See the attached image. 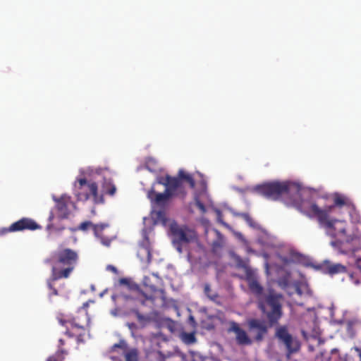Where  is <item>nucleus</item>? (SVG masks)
<instances>
[{
  "mask_svg": "<svg viewBox=\"0 0 361 361\" xmlns=\"http://www.w3.org/2000/svg\"><path fill=\"white\" fill-rule=\"evenodd\" d=\"M334 204L324 208H320L315 202L307 200L306 204V216L316 217L319 226L325 231L327 235L334 240L330 244L336 249H340L344 243H350L357 238V235L348 229L346 221L334 218L331 214L336 209L344 208L347 211L354 209V204L346 196L335 193L333 197Z\"/></svg>",
  "mask_w": 361,
  "mask_h": 361,
  "instance_id": "nucleus-1",
  "label": "nucleus"
},
{
  "mask_svg": "<svg viewBox=\"0 0 361 361\" xmlns=\"http://www.w3.org/2000/svg\"><path fill=\"white\" fill-rule=\"evenodd\" d=\"M246 281L250 291L257 298L258 307L266 316L269 325L273 326L278 324L283 316L282 294L276 293L274 290L264 293L263 287L249 269L246 270Z\"/></svg>",
  "mask_w": 361,
  "mask_h": 361,
  "instance_id": "nucleus-2",
  "label": "nucleus"
},
{
  "mask_svg": "<svg viewBox=\"0 0 361 361\" xmlns=\"http://www.w3.org/2000/svg\"><path fill=\"white\" fill-rule=\"evenodd\" d=\"M255 190L259 194L272 200L281 198L286 204L295 207L302 213L307 212V200H302L300 190L288 183H267L256 186Z\"/></svg>",
  "mask_w": 361,
  "mask_h": 361,
  "instance_id": "nucleus-3",
  "label": "nucleus"
},
{
  "mask_svg": "<svg viewBox=\"0 0 361 361\" xmlns=\"http://www.w3.org/2000/svg\"><path fill=\"white\" fill-rule=\"evenodd\" d=\"M51 274L54 280L67 279L76 267L78 253L70 248H64L54 252L51 259Z\"/></svg>",
  "mask_w": 361,
  "mask_h": 361,
  "instance_id": "nucleus-4",
  "label": "nucleus"
},
{
  "mask_svg": "<svg viewBox=\"0 0 361 361\" xmlns=\"http://www.w3.org/2000/svg\"><path fill=\"white\" fill-rule=\"evenodd\" d=\"M157 183L165 186L166 188L171 189L186 188L185 184H188L191 189L195 186L193 176L183 169H180L176 176L166 175L165 177H159Z\"/></svg>",
  "mask_w": 361,
  "mask_h": 361,
  "instance_id": "nucleus-5",
  "label": "nucleus"
},
{
  "mask_svg": "<svg viewBox=\"0 0 361 361\" xmlns=\"http://www.w3.org/2000/svg\"><path fill=\"white\" fill-rule=\"evenodd\" d=\"M77 183L75 188L81 191L75 193L78 200L86 201L92 197L94 204L104 202L103 195L98 193V185L95 182L88 181L86 178H80Z\"/></svg>",
  "mask_w": 361,
  "mask_h": 361,
  "instance_id": "nucleus-6",
  "label": "nucleus"
},
{
  "mask_svg": "<svg viewBox=\"0 0 361 361\" xmlns=\"http://www.w3.org/2000/svg\"><path fill=\"white\" fill-rule=\"evenodd\" d=\"M170 230L173 236V245L180 253L183 252V245L196 241L197 239L194 231L180 227L177 224H171Z\"/></svg>",
  "mask_w": 361,
  "mask_h": 361,
  "instance_id": "nucleus-7",
  "label": "nucleus"
},
{
  "mask_svg": "<svg viewBox=\"0 0 361 361\" xmlns=\"http://www.w3.org/2000/svg\"><path fill=\"white\" fill-rule=\"evenodd\" d=\"M186 195V188H165L164 192H156L154 187H152L147 192V197L151 200V202L155 203L156 204L161 205L173 197L184 199Z\"/></svg>",
  "mask_w": 361,
  "mask_h": 361,
  "instance_id": "nucleus-8",
  "label": "nucleus"
},
{
  "mask_svg": "<svg viewBox=\"0 0 361 361\" xmlns=\"http://www.w3.org/2000/svg\"><path fill=\"white\" fill-rule=\"evenodd\" d=\"M40 228L41 226L35 221L30 218L24 217L13 223L9 227L0 228V236L11 232H18L25 230L35 231Z\"/></svg>",
  "mask_w": 361,
  "mask_h": 361,
  "instance_id": "nucleus-9",
  "label": "nucleus"
},
{
  "mask_svg": "<svg viewBox=\"0 0 361 361\" xmlns=\"http://www.w3.org/2000/svg\"><path fill=\"white\" fill-rule=\"evenodd\" d=\"M276 337L281 341L286 347L287 355L290 356L291 354L295 353L299 351L300 348V343L288 333L286 326H280L276 331Z\"/></svg>",
  "mask_w": 361,
  "mask_h": 361,
  "instance_id": "nucleus-10",
  "label": "nucleus"
},
{
  "mask_svg": "<svg viewBox=\"0 0 361 361\" xmlns=\"http://www.w3.org/2000/svg\"><path fill=\"white\" fill-rule=\"evenodd\" d=\"M108 227V224L102 223L94 224L91 221H87L81 223L78 226V230L86 231L89 228H91L93 230L95 236L100 239L101 243L105 246H109L113 238L106 237L103 234L104 230Z\"/></svg>",
  "mask_w": 361,
  "mask_h": 361,
  "instance_id": "nucleus-11",
  "label": "nucleus"
},
{
  "mask_svg": "<svg viewBox=\"0 0 361 361\" xmlns=\"http://www.w3.org/2000/svg\"><path fill=\"white\" fill-rule=\"evenodd\" d=\"M60 323L64 325L66 323L70 324L73 329L80 330V333L77 335L78 341H83L82 336L85 335V331L87 327L90 326V318L87 312H81L78 316L74 317L72 321L66 322L62 319L60 320Z\"/></svg>",
  "mask_w": 361,
  "mask_h": 361,
  "instance_id": "nucleus-12",
  "label": "nucleus"
},
{
  "mask_svg": "<svg viewBox=\"0 0 361 361\" xmlns=\"http://www.w3.org/2000/svg\"><path fill=\"white\" fill-rule=\"evenodd\" d=\"M248 326L250 332L255 334V339L257 341H262L268 332L265 322L257 319H250L248 322Z\"/></svg>",
  "mask_w": 361,
  "mask_h": 361,
  "instance_id": "nucleus-13",
  "label": "nucleus"
},
{
  "mask_svg": "<svg viewBox=\"0 0 361 361\" xmlns=\"http://www.w3.org/2000/svg\"><path fill=\"white\" fill-rule=\"evenodd\" d=\"M228 332H234L236 335L235 339L236 342L239 345H249L252 344V340L248 336L246 331L242 329L239 324L235 322H231L230 327L228 329Z\"/></svg>",
  "mask_w": 361,
  "mask_h": 361,
  "instance_id": "nucleus-14",
  "label": "nucleus"
},
{
  "mask_svg": "<svg viewBox=\"0 0 361 361\" xmlns=\"http://www.w3.org/2000/svg\"><path fill=\"white\" fill-rule=\"evenodd\" d=\"M56 202V209L60 213L58 218L59 219H67L69 215L68 209V202L69 198L66 196H61L59 199H54Z\"/></svg>",
  "mask_w": 361,
  "mask_h": 361,
  "instance_id": "nucleus-15",
  "label": "nucleus"
},
{
  "mask_svg": "<svg viewBox=\"0 0 361 361\" xmlns=\"http://www.w3.org/2000/svg\"><path fill=\"white\" fill-rule=\"evenodd\" d=\"M119 283L121 285L127 286L130 290L137 291L138 293H141L142 295L146 299V300H152V297L146 295L144 293L142 290H140V288L137 284H130V282L129 279L126 278H122L119 280Z\"/></svg>",
  "mask_w": 361,
  "mask_h": 361,
  "instance_id": "nucleus-16",
  "label": "nucleus"
},
{
  "mask_svg": "<svg viewBox=\"0 0 361 361\" xmlns=\"http://www.w3.org/2000/svg\"><path fill=\"white\" fill-rule=\"evenodd\" d=\"M346 271V267L341 264H334L328 267V272L331 275Z\"/></svg>",
  "mask_w": 361,
  "mask_h": 361,
  "instance_id": "nucleus-17",
  "label": "nucleus"
},
{
  "mask_svg": "<svg viewBox=\"0 0 361 361\" xmlns=\"http://www.w3.org/2000/svg\"><path fill=\"white\" fill-rule=\"evenodd\" d=\"M67 351L64 349H58L55 354L49 356L47 361H63Z\"/></svg>",
  "mask_w": 361,
  "mask_h": 361,
  "instance_id": "nucleus-18",
  "label": "nucleus"
},
{
  "mask_svg": "<svg viewBox=\"0 0 361 361\" xmlns=\"http://www.w3.org/2000/svg\"><path fill=\"white\" fill-rule=\"evenodd\" d=\"M204 293L212 301L216 302L219 298L218 293L212 290L209 283H205L204 285Z\"/></svg>",
  "mask_w": 361,
  "mask_h": 361,
  "instance_id": "nucleus-19",
  "label": "nucleus"
},
{
  "mask_svg": "<svg viewBox=\"0 0 361 361\" xmlns=\"http://www.w3.org/2000/svg\"><path fill=\"white\" fill-rule=\"evenodd\" d=\"M124 357L126 361H138V351L135 348L128 350L125 353Z\"/></svg>",
  "mask_w": 361,
  "mask_h": 361,
  "instance_id": "nucleus-20",
  "label": "nucleus"
},
{
  "mask_svg": "<svg viewBox=\"0 0 361 361\" xmlns=\"http://www.w3.org/2000/svg\"><path fill=\"white\" fill-rule=\"evenodd\" d=\"M235 216H238L244 219L246 223L252 228L256 227V224L252 219V218L250 216L248 213H235Z\"/></svg>",
  "mask_w": 361,
  "mask_h": 361,
  "instance_id": "nucleus-21",
  "label": "nucleus"
},
{
  "mask_svg": "<svg viewBox=\"0 0 361 361\" xmlns=\"http://www.w3.org/2000/svg\"><path fill=\"white\" fill-rule=\"evenodd\" d=\"M351 219V221L354 224H359L361 222V216L359 212L356 210L355 206L354 205L353 209H348L347 211Z\"/></svg>",
  "mask_w": 361,
  "mask_h": 361,
  "instance_id": "nucleus-22",
  "label": "nucleus"
},
{
  "mask_svg": "<svg viewBox=\"0 0 361 361\" xmlns=\"http://www.w3.org/2000/svg\"><path fill=\"white\" fill-rule=\"evenodd\" d=\"M54 219V212L52 211H51L49 213V217H48L49 224L47 226V230H54V231H60L65 229V227L56 228L54 226V224L52 223Z\"/></svg>",
  "mask_w": 361,
  "mask_h": 361,
  "instance_id": "nucleus-23",
  "label": "nucleus"
},
{
  "mask_svg": "<svg viewBox=\"0 0 361 361\" xmlns=\"http://www.w3.org/2000/svg\"><path fill=\"white\" fill-rule=\"evenodd\" d=\"M104 192L105 194L113 196L116 192V187L111 183H106L104 186Z\"/></svg>",
  "mask_w": 361,
  "mask_h": 361,
  "instance_id": "nucleus-24",
  "label": "nucleus"
},
{
  "mask_svg": "<svg viewBox=\"0 0 361 361\" xmlns=\"http://www.w3.org/2000/svg\"><path fill=\"white\" fill-rule=\"evenodd\" d=\"M56 280H54L52 279V276H51V278L47 281V286L49 288V289L51 290V293H49V296H53V295H59V291L57 290V289L54 286V282H55Z\"/></svg>",
  "mask_w": 361,
  "mask_h": 361,
  "instance_id": "nucleus-25",
  "label": "nucleus"
},
{
  "mask_svg": "<svg viewBox=\"0 0 361 361\" xmlns=\"http://www.w3.org/2000/svg\"><path fill=\"white\" fill-rule=\"evenodd\" d=\"M195 205L198 207V209L201 211L202 214H204L207 211L204 204L200 201V197L197 195H195L194 197Z\"/></svg>",
  "mask_w": 361,
  "mask_h": 361,
  "instance_id": "nucleus-26",
  "label": "nucleus"
},
{
  "mask_svg": "<svg viewBox=\"0 0 361 361\" xmlns=\"http://www.w3.org/2000/svg\"><path fill=\"white\" fill-rule=\"evenodd\" d=\"M184 338H185V342L188 343H193L196 341L195 335L192 333L185 334L184 335Z\"/></svg>",
  "mask_w": 361,
  "mask_h": 361,
  "instance_id": "nucleus-27",
  "label": "nucleus"
},
{
  "mask_svg": "<svg viewBox=\"0 0 361 361\" xmlns=\"http://www.w3.org/2000/svg\"><path fill=\"white\" fill-rule=\"evenodd\" d=\"M116 348H119L126 350L127 348V344L124 341L121 340L119 341L118 343L114 344L112 347L113 349H115Z\"/></svg>",
  "mask_w": 361,
  "mask_h": 361,
  "instance_id": "nucleus-28",
  "label": "nucleus"
},
{
  "mask_svg": "<svg viewBox=\"0 0 361 361\" xmlns=\"http://www.w3.org/2000/svg\"><path fill=\"white\" fill-rule=\"evenodd\" d=\"M358 273L361 274V259L359 260L357 263L356 266V271L354 273L349 274L350 277L353 279H354V274H357Z\"/></svg>",
  "mask_w": 361,
  "mask_h": 361,
  "instance_id": "nucleus-29",
  "label": "nucleus"
},
{
  "mask_svg": "<svg viewBox=\"0 0 361 361\" xmlns=\"http://www.w3.org/2000/svg\"><path fill=\"white\" fill-rule=\"evenodd\" d=\"M121 297L123 298L126 300L133 299V297L131 296V295H121V294H114V295H112V299L114 300H116V299H118V298H120Z\"/></svg>",
  "mask_w": 361,
  "mask_h": 361,
  "instance_id": "nucleus-30",
  "label": "nucleus"
},
{
  "mask_svg": "<svg viewBox=\"0 0 361 361\" xmlns=\"http://www.w3.org/2000/svg\"><path fill=\"white\" fill-rule=\"evenodd\" d=\"M65 342L62 338L59 340V349H63L62 346L64 345Z\"/></svg>",
  "mask_w": 361,
  "mask_h": 361,
  "instance_id": "nucleus-31",
  "label": "nucleus"
},
{
  "mask_svg": "<svg viewBox=\"0 0 361 361\" xmlns=\"http://www.w3.org/2000/svg\"><path fill=\"white\" fill-rule=\"evenodd\" d=\"M355 350L358 353L359 356L360 357V361H361V348H360L358 347H355Z\"/></svg>",
  "mask_w": 361,
  "mask_h": 361,
  "instance_id": "nucleus-32",
  "label": "nucleus"
},
{
  "mask_svg": "<svg viewBox=\"0 0 361 361\" xmlns=\"http://www.w3.org/2000/svg\"><path fill=\"white\" fill-rule=\"evenodd\" d=\"M149 289L152 291V292H155L157 290V288L154 286H149Z\"/></svg>",
  "mask_w": 361,
  "mask_h": 361,
  "instance_id": "nucleus-33",
  "label": "nucleus"
},
{
  "mask_svg": "<svg viewBox=\"0 0 361 361\" xmlns=\"http://www.w3.org/2000/svg\"><path fill=\"white\" fill-rule=\"evenodd\" d=\"M66 334L68 335L69 337L73 336V334H71L68 330L66 331Z\"/></svg>",
  "mask_w": 361,
  "mask_h": 361,
  "instance_id": "nucleus-34",
  "label": "nucleus"
},
{
  "mask_svg": "<svg viewBox=\"0 0 361 361\" xmlns=\"http://www.w3.org/2000/svg\"><path fill=\"white\" fill-rule=\"evenodd\" d=\"M148 279H148V278H147V277H145V279H144V284H145V286H147L146 282H147V281Z\"/></svg>",
  "mask_w": 361,
  "mask_h": 361,
  "instance_id": "nucleus-35",
  "label": "nucleus"
},
{
  "mask_svg": "<svg viewBox=\"0 0 361 361\" xmlns=\"http://www.w3.org/2000/svg\"><path fill=\"white\" fill-rule=\"evenodd\" d=\"M296 290H297V292H298L299 294H301V291H300V288H297V289H296Z\"/></svg>",
  "mask_w": 361,
  "mask_h": 361,
  "instance_id": "nucleus-36",
  "label": "nucleus"
},
{
  "mask_svg": "<svg viewBox=\"0 0 361 361\" xmlns=\"http://www.w3.org/2000/svg\"><path fill=\"white\" fill-rule=\"evenodd\" d=\"M355 283H359L358 280L355 279Z\"/></svg>",
  "mask_w": 361,
  "mask_h": 361,
  "instance_id": "nucleus-37",
  "label": "nucleus"
},
{
  "mask_svg": "<svg viewBox=\"0 0 361 361\" xmlns=\"http://www.w3.org/2000/svg\"><path fill=\"white\" fill-rule=\"evenodd\" d=\"M190 320L194 321V319L192 317H190Z\"/></svg>",
  "mask_w": 361,
  "mask_h": 361,
  "instance_id": "nucleus-38",
  "label": "nucleus"
}]
</instances>
